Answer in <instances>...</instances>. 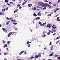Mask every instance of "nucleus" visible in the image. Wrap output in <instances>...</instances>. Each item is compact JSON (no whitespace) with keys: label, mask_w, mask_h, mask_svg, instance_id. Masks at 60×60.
Masks as SVG:
<instances>
[{"label":"nucleus","mask_w":60,"mask_h":60,"mask_svg":"<svg viewBox=\"0 0 60 60\" xmlns=\"http://www.w3.org/2000/svg\"><path fill=\"white\" fill-rule=\"evenodd\" d=\"M42 7H44V6L45 3H43L41 2L40 3Z\"/></svg>","instance_id":"obj_1"},{"label":"nucleus","mask_w":60,"mask_h":60,"mask_svg":"<svg viewBox=\"0 0 60 60\" xmlns=\"http://www.w3.org/2000/svg\"><path fill=\"white\" fill-rule=\"evenodd\" d=\"M2 29L3 30V31L5 33H6V32H7V30H6L4 28H2Z\"/></svg>","instance_id":"obj_2"},{"label":"nucleus","mask_w":60,"mask_h":60,"mask_svg":"<svg viewBox=\"0 0 60 60\" xmlns=\"http://www.w3.org/2000/svg\"><path fill=\"white\" fill-rule=\"evenodd\" d=\"M47 27H49V28H50L51 27V26L49 24H48L46 26Z\"/></svg>","instance_id":"obj_3"},{"label":"nucleus","mask_w":60,"mask_h":60,"mask_svg":"<svg viewBox=\"0 0 60 60\" xmlns=\"http://www.w3.org/2000/svg\"><path fill=\"white\" fill-rule=\"evenodd\" d=\"M28 6L29 7H31V6H32V4H28Z\"/></svg>","instance_id":"obj_4"},{"label":"nucleus","mask_w":60,"mask_h":60,"mask_svg":"<svg viewBox=\"0 0 60 60\" xmlns=\"http://www.w3.org/2000/svg\"><path fill=\"white\" fill-rule=\"evenodd\" d=\"M24 52V51H22L19 53V55H21V54H22V53H23Z\"/></svg>","instance_id":"obj_5"},{"label":"nucleus","mask_w":60,"mask_h":60,"mask_svg":"<svg viewBox=\"0 0 60 60\" xmlns=\"http://www.w3.org/2000/svg\"><path fill=\"white\" fill-rule=\"evenodd\" d=\"M38 16H41V14L40 13V12H39L37 14Z\"/></svg>","instance_id":"obj_6"},{"label":"nucleus","mask_w":60,"mask_h":60,"mask_svg":"<svg viewBox=\"0 0 60 60\" xmlns=\"http://www.w3.org/2000/svg\"><path fill=\"white\" fill-rule=\"evenodd\" d=\"M11 35V32L9 33L8 35V37H10V35Z\"/></svg>","instance_id":"obj_7"},{"label":"nucleus","mask_w":60,"mask_h":60,"mask_svg":"<svg viewBox=\"0 0 60 60\" xmlns=\"http://www.w3.org/2000/svg\"><path fill=\"white\" fill-rule=\"evenodd\" d=\"M51 50H52L53 49V45H52L51 47H50Z\"/></svg>","instance_id":"obj_8"},{"label":"nucleus","mask_w":60,"mask_h":60,"mask_svg":"<svg viewBox=\"0 0 60 60\" xmlns=\"http://www.w3.org/2000/svg\"><path fill=\"white\" fill-rule=\"evenodd\" d=\"M48 4L47 3H45L44 6H45V7H48Z\"/></svg>","instance_id":"obj_9"},{"label":"nucleus","mask_w":60,"mask_h":60,"mask_svg":"<svg viewBox=\"0 0 60 60\" xmlns=\"http://www.w3.org/2000/svg\"><path fill=\"white\" fill-rule=\"evenodd\" d=\"M39 57V55H35V57L36 58H38V57Z\"/></svg>","instance_id":"obj_10"},{"label":"nucleus","mask_w":60,"mask_h":60,"mask_svg":"<svg viewBox=\"0 0 60 60\" xmlns=\"http://www.w3.org/2000/svg\"><path fill=\"white\" fill-rule=\"evenodd\" d=\"M33 15L35 17H36L37 16V15L35 14V13H34L33 14Z\"/></svg>","instance_id":"obj_11"},{"label":"nucleus","mask_w":60,"mask_h":60,"mask_svg":"<svg viewBox=\"0 0 60 60\" xmlns=\"http://www.w3.org/2000/svg\"><path fill=\"white\" fill-rule=\"evenodd\" d=\"M11 34V35H13L14 34L15 32H10Z\"/></svg>","instance_id":"obj_12"},{"label":"nucleus","mask_w":60,"mask_h":60,"mask_svg":"<svg viewBox=\"0 0 60 60\" xmlns=\"http://www.w3.org/2000/svg\"><path fill=\"white\" fill-rule=\"evenodd\" d=\"M7 47V44H6L4 45V48H5Z\"/></svg>","instance_id":"obj_13"},{"label":"nucleus","mask_w":60,"mask_h":60,"mask_svg":"<svg viewBox=\"0 0 60 60\" xmlns=\"http://www.w3.org/2000/svg\"><path fill=\"white\" fill-rule=\"evenodd\" d=\"M48 7H49V8H51V6L50 5L48 4Z\"/></svg>","instance_id":"obj_14"},{"label":"nucleus","mask_w":60,"mask_h":60,"mask_svg":"<svg viewBox=\"0 0 60 60\" xmlns=\"http://www.w3.org/2000/svg\"><path fill=\"white\" fill-rule=\"evenodd\" d=\"M52 31L54 32H56V30H54L53 29H52Z\"/></svg>","instance_id":"obj_15"},{"label":"nucleus","mask_w":60,"mask_h":60,"mask_svg":"<svg viewBox=\"0 0 60 60\" xmlns=\"http://www.w3.org/2000/svg\"><path fill=\"white\" fill-rule=\"evenodd\" d=\"M4 54L5 55H8V53L7 52L4 53Z\"/></svg>","instance_id":"obj_16"},{"label":"nucleus","mask_w":60,"mask_h":60,"mask_svg":"<svg viewBox=\"0 0 60 60\" xmlns=\"http://www.w3.org/2000/svg\"><path fill=\"white\" fill-rule=\"evenodd\" d=\"M17 9V10H15L14 11V13H15V12H17V11H18V9Z\"/></svg>","instance_id":"obj_17"},{"label":"nucleus","mask_w":60,"mask_h":60,"mask_svg":"<svg viewBox=\"0 0 60 60\" xmlns=\"http://www.w3.org/2000/svg\"><path fill=\"white\" fill-rule=\"evenodd\" d=\"M54 54V53H53V52H52L51 53V54L50 55V56H53V54Z\"/></svg>","instance_id":"obj_18"},{"label":"nucleus","mask_w":60,"mask_h":60,"mask_svg":"<svg viewBox=\"0 0 60 60\" xmlns=\"http://www.w3.org/2000/svg\"><path fill=\"white\" fill-rule=\"evenodd\" d=\"M12 5H13V6H15V3H14L13 4H12Z\"/></svg>","instance_id":"obj_19"},{"label":"nucleus","mask_w":60,"mask_h":60,"mask_svg":"<svg viewBox=\"0 0 60 60\" xmlns=\"http://www.w3.org/2000/svg\"><path fill=\"white\" fill-rule=\"evenodd\" d=\"M4 15V14L2 13V12H0V15Z\"/></svg>","instance_id":"obj_20"},{"label":"nucleus","mask_w":60,"mask_h":60,"mask_svg":"<svg viewBox=\"0 0 60 60\" xmlns=\"http://www.w3.org/2000/svg\"><path fill=\"white\" fill-rule=\"evenodd\" d=\"M49 32H50V33H53V32L51 30H49Z\"/></svg>","instance_id":"obj_21"},{"label":"nucleus","mask_w":60,"mask_h":60,"mask_svg":"<svg viewBox=\"0 0 60 60\" xmlns=\"http://www.w3.org/2000/svg\"><path fill=\"white\" fill-rule=\"evenodd\" d=\"M31 43V42H29V41H28L27 42V44H29V43Z\"/></svg>","instance_id":"obj_22"},{"label":"nucleus","mask_w":60,"mask_h":60,"mask_svg":"<svg viewBox=\"0 0 60 60\" xmlns=\"http://www.w3.org/2000/svg\"><path fill=\"white\" fill-rule=\"evenodd\" d=\"M26 4V2H23V3H22V5H24L25 4Z\"/></svg>","instance_id":"obj_23"},{"label":"nucleus","mask_w":60,"mask_h":60,"mask_svg":"<svg viewBox=\"0 0 60 60\" xmlns=\"http://www.w3.org/2000/svg\"><path fill=\"white\" fill-rule=\"evenodd\" d=\"M39 18H40V17H38L36 18L35 19L36 20H38V19H39Z\"/></svg>","instance_id":"obj_24"},{"label":"nucleus","mask_w":60,"mask_h":60,"mask_svg":"<svg viewBox=\"0 0 60 60\" xmlns=\"http://www.w3.org/2000/svg\"><path fill=\"white\" fill-rule=\"evenodd\" d=\"M38 55L40 57H41V53H39L38 54Z\"/></svg>","instance_id":"obj_25"},{"label":"nucleus","mask_w":60,"mask_h":60,"mask_svg":"<svg viewBox=\"0 0 60 60\" xmlns=\"http://www.w3.org/2000/svg\"><path fill=\"white\" fill-rule=\"evenodd\" d=\"M11 21H12V22H15V21L14 20L12 19L11 20Z\"/></svg>","instance_id":"obj_26"},{"label":"nucleus","mask_w":60,"mask_h":60,"mask_svg":"<svg viewBox=\"0 0 60 60\" xmlns=\"http://www.w3.org/2000/svg\"><path fill=\"white\" fill-rule=\"evenodd\" d=\"M40 26H43V24H42V23H40Z\"/></svg>","instance_id":"obj_27"},{"label":"nucleus","mask_w":60,"mask_h":60,"mask_svg":"<svg viewBox=\"0 0 60 60\" xmlns=\"http://www.w3.org/2000/svg\"><path fill=\"white\" fill-rule=\"evenodd\" d=\"M10 42H11V41H8L7 42L8 44H9V43H10Z\"/></svg>","instance_id":"obj_28"},{"label":"nucleus","mask_w":60,"mask_h":60,"mask_svg":"<svg viewBox=\"0 0 60 60\" xmlns=\"http://www.w3.org/2000/svg\"><path fill=\"white\" fill-rule=\"evenodd\" d=\"M58 15H56L55 16H54V17L56 18V17H58Z\"/></svg>","instance_id":"obj_29"},{"label":"nucleus","mask_w":60,"mask_h":60,"mask_svg":"<svg viewBox=\"0 0 60 60\" xmlns=\"http://www.w3.org/2000/svg\"><path fill=\"white\" fill-rule=\"evenodd\" d=\"M5 2L6 3H8V0H5Z\"/></svg>","instance_id":"obj_30"},{"label":"nucleus","mask_w":60,"mask_h":60,"mask_svg":"<svg viewBox=\"0 0 60 60\" xmlns=\"http://www.w3.org/2000/svg\"><path fill=\"white\" fill-rule=\"evenodd\" d=\"M5 11V8L3 9L2 11Z\"/></svg>","instance_id":"obj_31"},{"label":"nucleus","mask_w":60,"mask_h":60,"mask_svg":"<svg viewBox=\"0 0 60 60\" xmlns=\"http://www.w3.org/2000/svg\"><path fill=\"white\" fill-rule=\"evenodd\" d=\"M51 16V15L50 14H48L47 15L48 17H49V16Z\"/></svg>","instance_id":"obj_32"},{"label":"nucleus","mask_w":60,"mask_h":60,"mask_svg":"<svg viewBox=\"0 0 60 60\" xmlns=\"http://www.w3.org/2000/svg\"><path fill=\"white\" fill-rule=\"evenodd\" d=\"M59 38H60V37H57L56 39H57H57H59Z\"/></svg>","instance_id":"obj_33"},{"label":"nucleus","mask_w":60,"mask_h":60,"mask_svg":"<svg viewBox=\"0 0 60 60\" xmlns=\"http://www.w3.org/2000/svg\"><path fill=\"white\" fill-rule=\"evenodd\" d=\"M20 6V4H19L17 5V7H19V6Z\"/></svg>","instance_id":"obj_34"},{"label":"nucleus","mask_w":60,"mask_h":60,"mask_svg":"<svg viewBox=\"0 0 60 60\" xmlns=\"http://www.w3.org/2000/svg\"><path fill=\"white\" fill-rule=\"evenodd\" d=\"M34 58V57L33 56H31V57L30 58V59H32V58Z\"/></svg>","instance_id":"obj_35"},{"label":"nucleus","mask_w":60,"mask_h":60,"mask_svg":"<svg viewBox=\"0 0 60 60\" xmlns=\"http://www.w3.org/2000/svg\"><path fill=\"white\" fill-rule=\"evenodd\" d=\"M46 9V7H44V8H43V10H44V9Z\"/></svg>","instance_id":"obj_36"},{"label":"nucleus","mask_w":60,"mask_h":60,"mask_svg":"<svg viewBox=\"0 0 60 60\" xmlns=\"http://www.w3.org/2000/svg\"><path fill=\"white\" fill-rule=\"evenodd\" d=\"M13 24H14V25H17V23H13Z\"/></svg>","instance_id":"obj_37"},{"label":"nucleus","mask_w":60,"mask_h":60,"mask_svg":"<svg viewBox=\"0 0 60 60\" xmlns=\"http://www.w3.org/2000/svg\"><path fill=\"white\" fill-rule=\"evenodd\" d=\"M3 44H4V43H5V41H4L3 40Z\"/></svg>","instance_id":"obj_38"},{"label":"nucleus","mask_w":60,"mask_h":60,"mask_svg":"<svg viewBox=\"0 0 60 60\" xmlns=\"http://www.w3.org/2000/svg\"><path fill=\"white\" fill-rule=\"evenodd\" d=\"M34 11H36V8H35V7H34Z\"/></svg>","instance_id":"obj_39"},{"label":"nucleus","mask_w":60,"mask_h":60,"mask_svg":"<svg viewBox=\"0 0 60 60\" xmlns=\"http://www.w3.org/2000/svg\"><path fill=\"white\" fill-rule=\"evenodd\" d=\"M47 34L48 35H49L50 34V32H49V33H47Z\"/></svg>","instance_id":"obj_40"},{"label":"nucleus","mask_w":60,"mask_h":60,"mask_svg":"<svg viewBox=\"0 0 60 60\" xmlns=\"http://www.w3.org/2000/svg\"><path fill=\"white\" fill-rule=\"evenodd\" d=\"M49 3L50 4H52V3L51 2H49Z\"/></svg>","instance_id":"obj_41"},{"label":"nucleus","mask_w":60,"mask_h":60,"mask_svg":"<svg viewBox=\"0 0 60 60\" xmlns=\"http://www.w3.org/2000/svg\"><path fill=\"white\" fill-rule=\"evenodd\" d=\"M46 36V35H45V34H44L43 35V37H45Z\"/></svg>","instance_id":"obj_42"},{"label":"nucleus","mask_w":60,"mask_h":60,"mask_svg":"<svg viewBox=\"0 0 60 60\" xmlns=\"http://www.w3.org/2000/svg\"><path fill=\"white\" fill-rule=\"evenodd\" d=\"M10 4H13V3L12 2H10L9 3Z\"/></svg>","instance_id":"obj_43"},{"label":"nucleus","mask_w":60,"mask_h":60,"mask_svg":"<svg viewBox=\"0 0 60 60\" xmlns=\"http://www.w3.org/2000/svg\"><path fill=\"white\" fill-rule=\"evenodd\" d=\"M59 8H56V10L58 11V10H59Z\"/></svg>","instance_id":"obj_44"},{"label":"nucleus","mask_w":60,"mask_h":60,"mask_svg":"<svg viewBox=\"0 0 60 60\" xmlns=\"http://www.w3.org/2000/svg\"><path fill=\"white\" fill-rule=\"evenodd\" d=\"M60 0H58V3H59V2H60Z\"/></svg>","instance_id":"obj_45"},{"label":"nucleus","mask_w":60,"mask_h":60,"mask_svg":"<svg viewBox=\"0 0 60 60\" xmlns=\"http://www.w3.org/2000/svg\"><path fill=\"white\" fill-rule=\"evenodd\" d=\"M8 24H9V22H7L6 23V24L7 25H8Z\"/></svg>","instance_id":"obj_46"},{"label":"nucleus","mask_w":60,"mask_h":60,"mask_svg":"<svg viewBox=\"0 0 60 60\" xmlns=\"http://www.w3.org/2000/svg\"><path fill=\"white\" fill-rule=\"evenodd\" d=\"M19 9H21V8H22V7H21V6H19Z\"/></svg>","instance_id":"obj_47"},{"label":"nucleus","mask_w":60,"mask_h":60,"mask_svg":"<svg viewBox=\"0 0 60 60\" xmlns=\"http://www.w3.org/2000/svg\"><path fill=\"white\" fill-rule=\"evenodd\" d=\"M54 26H55V25H54V24H53V26H52V27L54 28Z\"/></svg>","instance_id":"obj_48"},{"label":"nucleus","mask_w":60,"mask_h":60,"mask_svg":"<svg viewBox=\"0 0 60 60\" xmlns=\"http://www.w3.org/2000/svg\"><path fill=\"white\" fill-rule=\"evenodd\" d=\"M6 19H8V20H9V18H8V17H7L6 18Z\"/></svg>","instance_id":"obj_49"},{"label":"nucleus","mask_w":60,"mask_h":60,"mask_svg":"<svg viewBox=\"0 0 60 60\" xmlns=\"http://www.w3.org/2000/svg\"><path fill=\"white\" fill-rule=\"evenodd\" d=\"M54 12L55 13V12H56V10L54 11Z\"/></svg>","instance_id":"obj_50"},{"label":"nucleus","mask_w":60,"mask_h":60,"mask_svg":"<svg viewBox=\"0 0 60 60\" xmlns=\"http://www.w3.org/2000/svg\"><path fill=\"white\" fill-rule=\"evenodd\" d=\"M60 19V17H58V18H57V19Z\"/></svg>","instance_id":"obj_51"},{"label":"nucleus","mask_w":60,"mask_h":60,"mask_svg":"<svg viewBox=\"0 0 60 60\" xmlns=\"http://www.w3.org/2000/svg\"><path fill=\"white\" fill-rule=\"evenodd\" d=\"M57 21H60V19H57Z\"/></svg>","instance_id":"obj_52"},{"label":"nucleus","mask_w":60,"mask_h":60,"mask_svg":"<svg viewBox=\"0 0 60 60\" xmlns=\"http://www.w3.org/2000/svg\"><path fill=\"white\" fill-rule=\"evenodd\" d=\"M41 23V22L40 21L39 22H38V24H40Z\"/></svg>","instance_id":"obj_53"},{"label":"nucleus","mask_w":60,"mask_h":60,"mask_svg":"<svg viewBox=\"0 0 60 60\" xmlns=\"http://www.w3.org/2000/svg\"><path fill=\"white\" fill-rule=\"evenodd\" d=\"M12 18H9V19H12Z\"/></svg>","instance_id":"obj_54"},{"label":"nucleus","mask_w":60,"mask_h":60,"mask_svg":"<svg viewBox=\"0 0 60 60\" xmlns=\"http://www.w3.org/2000/svg\"><path fill=\"white\" fill-rule=\"evenodd\" d=\"M8 8L7 7V8L6 9V11H7L8 10Z\"/></svg>","instance_id":"obj_55"},{"label":"nucleus","mask_w":60,"mask_h":60,"mask_svg":"<svg viewBox=\"0 0 60 60\" xmlns=\"http://www.w3.org/2000/svg\"><path fill=\"white\" fill-rule=\"evenodd\" d=\"M57 58H58V59H60V56L58 57H57Z\"/></svg>","instance_id":"obj_56"},{"label":"nucleus","mask_w":60,"mask_h":60,"mask_svg":"<svg viewBox=\"0 0 60 60\" xmlns=\"http://www.w3.org/2000/svg\"><path fill=\"white\" fill-rule=\"evenodd\" d=\"M28 47H30V45L29 44H28Z\"/></svg>","instance_id":"obj_57"},{"label":"nucleus","mask_w":60,"mask_h":60,"mask_svg":"<svg viewBox=\"0 0 60 60\" xmlns=\"http://www.w3.org/2000/svg\"><path fill=\"white\" fill-rule=\"evenodd\" d=\"M46 22H45V23H44L43 24V25H45V24H46Z\"/></svg>","instance_id":"obj_58"},{"label":"nucleus","mask_w":60,"mask_h":60,"mask_svg":"<svg viewBox=\"0 0 60 60\" xmlns=\"http://www.w3.org/2000/svg\"><path fill=\"white\" fill-rule=\"evenodd\" d=\"M56 28V26L54 27V28H53L54 29H55V28Z\"/></svg>","instance_id":"obj_59"},{"label":"nucleus","mask_w":60,"mask_h":60,"mask_svg":"<svg viewBox=\"0 0 60 60\" xmlns=\"http://www.w3.org/2000/svg\"><path fill=\"white\" fill-rule=\"evenodd\" d=\"M24 1L25 2H27V0H24Z\"/></svg>","instance_id":"obj_60"},{"label":"nucleus","mask_w":60,"mask_h":60,"mask_svg":"<svg viewBox=\"0 0 60 60\" xmlns=\"http://www.w3.org/2000/svg\"><path fill=\"white\" fill-rule=\"evenodd\" d=\"M53 6H56V4H54Z\"/></svg>","instance_id":"obj_61"},{"label":"nucleus","mask_w":60,"mask_h":60,"mask_svg":"<svg viewBox=\"0 0 60 60\" xmlns=\"http://www.w3.org/2000/svg\"><path fill=\"white\" fill-rule=\"evenodd\" d=\"M45 2H48V0H46L45 1Z\"/></svg>","instance_id":"obj_62"},{"label":"nucleus","mask_w":60,"mask_h":60,"mask_svg":"<svg viewBox=\"0 0 60 60\" xmlns=\"http://www.w3.org/2000/svg\"><path fill=\"white\" fill-rule=\"evenodd\" d=\"M4 60H7V59H6V58H4Z\"/></svg>","instance_id":"obj_63"},{"label":"nucleus","mask_w":60,"mask_h":60,"mask_svg":"<svg viewBox=\"0 0 60 60\" xmlns=\"http://www.w3.org/2000/svg\"><path fill=\"white\" fill-rule=\"evenodd\" d=\"M48 60H52V59H49Z\"/></svg>","instance_id":"obj_64"}]
</instances>
